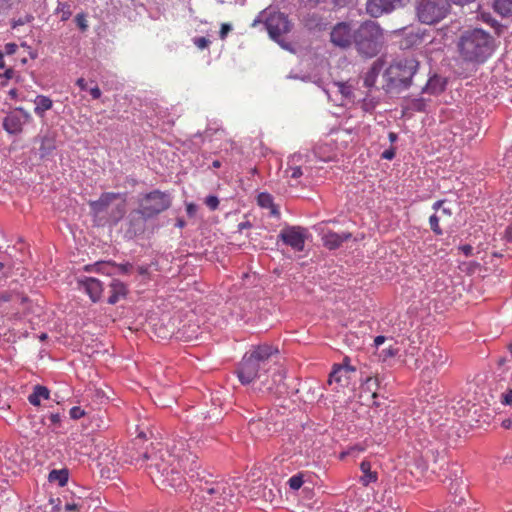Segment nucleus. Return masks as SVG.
I'll use <instances>...</instances> for the list:
<instances>
[{"instance_id":"5","label":"nucleus","mask_w":512,"mask_h":512,"mask_svg":"<svg viewBox=\"0 0 512 512\" xmlns=\"http://www.w3.org/2000/svg\"><path fill=\"white\" fill-rule=\"evenodd\" d=\"M419 65V61L412 56L394 59L383 72V90L388 94H399L409 89Z\"/></svg>"},{"instance_id":"20","label":"nucleus","mask_w":512,"mask_h":512,"mask_svg":"<svg viewBox=\"0 0 512 512\" xmlns=\"http://www.w3.org/2000/svg\"><path fill=\"white\" fill-rule=\"evenodd\" d=\"M409 0H367L366 11L372 17H380L384 14L402 8Z\"/></svg>"},{"instance_id":"10","label":"nucleus","mask_w":512,"mask_h":512,"mask_svg":"<svg viewBox=\"0 0 512 512\" xmlns=\"http://www.w3.org/2000/svg\"><path fill=\"white\" fill-rule=\"evenodd\" d=\"M415 17L425 25H436L444 20L451 11L448 0H415Z\"/></svg>"},{"instance_id":"43","label":"nucleus","mask_w":512,"mask_h":512,"mask_svg":"<svg viewBox=\"0 0 512 512\" xmlns=\"http://www.w3.org/2000/svg\"><path fill=\"white\" fill-rule=\"evenodd\" d=\"M287 483L291 490H298L304 483L303 475L301 473L295 474L289 478Z\"/></svg>"},{"instance_id":"29","label":"nucleus","mask_w":512,"mask_h":512,"mask_svg":"<svg viewBox=\"0 0 512 512\" xmlns=\"http://www.w3.org/2000/svg\"><path fill=\"white\" fill-rule=\"evenodd\" d=\"M126 294V285L120 280L113 279L110 283V295L107 302L112 305L116 304L120 299L124 298Z\"/></svg>"},{"instance_id":"54","label":"nucleus","mask_w":512,"mask_h":512,"mask_svg":"<svg viewBox=\"0 0 512 512\" xmlns=\"http://www.w3.org/2000/svg\"><path fill=\"white\" fill-rule=\"evenodd\" d=\"M18 49V46L15 43H7L4 46V55H13Z\"/></svg>"},{"instance_id":"32","label":"nucleus","mask_w":512,"mask_h":512,"mask_svg":"<svg viewBox=\"0 0 512 512\" xmlns=\"http://www.w3.org/2000/svg\"><path fill=\"white\" fill-rule=\"evenodd\" d=\"M79 506V501L65 502L64 506H62V502L59 498L53 499L51 498L49 503L45 505V509H49L50 512H62L63 508L66 512L75 511Z\"/></svg>"},{"instance_id":"35","label":"nucleus","mask_w":512,"mask_h":512,"mask_svg":"<svg viewBox=\"0 0 512 512\" xmlns=\"http://www.w3.org/2000/svg\"><path fill=\"white\" fill-rule=\"evenodd\" d=\"M69 479V471L66 468L63 469H53L49 472L48 480L51 483H57L59 486L63 487L67 484Z\"/></svg>"},{"instance_id":"24","label":"nucleus","mask_w":512,"mask_h":512,"mask_svg":"<svg viewBox=\"0 0 512 512\" xmlns=\"http://www.w3.org/2000/svg\"><path fill=\"white\" fill-rule=\"evenodd\" d=\"M425 35V31L421 28H406L404 30V38L401 45L406 49L418 46L422 44Z\"/></svg>"},{"instance_id":"64","label":"nucleus","mask_w":512,"mask_h":512,"mask_svg":"<svg viewBox=\"0 0 512 512\" xmlns=\"http://www.w3.org/2000/svg\"><path fill=\"white\" fill-rule=\"evenodd\" d=\"M505 239L507 242L512 243V223L505 230Z\"/></svg>"},{"instance_id":"21","label":"nucleus","mask_w":512,"mask_h":512,"mask_svg":"<svg viewBox=\"0 0 512 512\" xmlns=\"http://www.w3.org/2000/svg\"><path fill=\"white\" fill-rule=\"evenodd\" d=\"M149 219L150 218L145 216V214L138 208L132 210L126 219L127 229L125 231V235L132 239L143 234L146 229V223Z\"/></svg>"},{"instance_id":"34","label":"nucleus","mask_w":512,"mask_h":512,"mask_svg":"<svg viewBox=\"0 0 512 512\" xmlns=\"http://www.w3.org/2000/svg\"><path fill=\"white\" fill-rule=\"evenodd\" d=\"M379 101L376 97L367 95L364 98L356 97V106H358L365 113H373Z\"/></svg>"},{"instance_id":"8","label":"nucleus","mask_w":512,"mask_h":512,"mask_svg":"<svg viewBox=\"0 0 512 512\" xmlns=\"http://www.w3.org/2000/svg\"><path fill=\"white\" fill-rule=\"evenodd\" d=\"M323 167L314 162L309 149H300L287 158V167L284 175L287 179L301 184L303 180L310 182L314 178L321 177Z\"/></svg>"},{"instance_id":"51","label":"nucleus","mask_w":512,"mask_h":512,"mask_svg":"<svg viewBox=\"0 0 512 512\" xmlns=\"http://www.w3.org/2000/svg\"><path fill=\"white\" fill-rule=\"evenodd\" d=\"M69 415L72 419L78 420L85 415V411L79 406H74L70 409Z\"/></svg>"},{"instance_id":"56","label":"nucleus","mask_w":512,"mask_h":512,"mask_svg":"<svg viewBox=\"0 0 512 512\" xmlns=\"http://www.w3.org/2000/svg\"><path fill=\"white\" fill-rule=\"evenodd\" d=\"M415 466L420 472H424L428 469L427 462L423 458H418L415 460Z\"/></svg>"},{"instance_id":"41","label":"nucleus","mask_w":512,"mask_h":512,"mask_svg":"<svg viewBox=\"0 0 512 512\" xmlns=\"http://www.w3.org/2000/svg\"><path fill=\"white\" fill-rule=\"evenodd\" d=\"M46 419L49 421L48 426L52 428L53 430L58 427L62 420V415L58 412L56 413H50L47 416H43L42 423L46 424Z\"/></svg>"},{"instance_id":"7","label":"nucleus","mask_w":512,"mask_h":512,"mask_svg":"<svg viewBox=\"0 0 512 512\" xmlns=\"http://www.w3.org/2000/svg\"><path fill=\"white\" fill-rule=\"evenodd\" d=\"M353 46L357 54L370 59L379 54L384 45V34L380 25L367 20L357 25Z\"/></svg>"},{"instance_id":"9","label":"nucleus","mask_w":512,"mask_h":512,"mask_svg":"<svg viewBox=\"0 0 512 512\" xmlns=\"http://www.w3.org/2000/svg\"><path fill=\"white\" fill-rule=\"evenodd\" d=\"M416 347L407 350L406 363L414 369H422L424 373H437L448 361L446 352L438 345H430L425 348L420 358H415Z\"/></svg>"},{"instance_id":"4","label":"nucleus","mask_w":512,"mask_h":512,"mask_svg":"<svg viewBox=\"0 0 512 512\" xmlns=\"http://www.w3.org/2000/svg\"><path fill=\"white\" fill-rule=\"evenodd\" d=\"M279 350L268 343L253 345L245 352L235 368V375L242 385H249L268 371L269 360Z\"/></svg>"},{"instance_id":"36","label":"nucleus","mask_w":512,"mask_h":512,"mask_svg":"<svg viewBox=\"0 0 512 512\" xmlns=\"http://www.w3.org/2000/svg\"><path fill=\"white\" fill-rule=\"evenodd\" d=\"M333 382L339 384L342 387L348 384V376L345 374L344 367H338L334 365L333 370L329 375V384H332Z\"/></svg>"},{"instance_id":"2","label":"nucleus","mask_w":512,"mask_h":512,"mask_svg":"<svg viewBox=\"0 0 512 512\" xmlns=\"http://www.w3.org/2000/svg\"><path fill=\"white\" fill-rule=\"evenodd\" d=\"M280 494L277 488L269 487L261 481H253L248 487L243 477H233L219 482H208L198 487L192 502V512H233L240 498L263 499L274 502Z\"/></svg>"},{"instance_id":"16","label":"nucleus","mask_w":512,"mask_h":512,"mask_svg":"<svg viewBox=\"0 0 512 512\" xmlns=\"http://www.w3.org/2000/svg\"><path fill=\"white\" fill-rule=\"evenodd\" d=\"M463 470L457 463H451L447 466L444 471L443 482L451 494L460 496L459 503L464 500L463 494L466 492L467 486L463 479Z\"/></svg>"},{"instance_id":"25","label":"nucleus","mask_w":512,"mask_h":512,"mask_svg":"<svg viewBox=\"0 0 512 512\" xmlns=\"http://www.w3.org/2000/svg\"><path fill=\"white\" fill-rule=\"evenodd\" d=\"M285 372L283 370H276L272 373L271 381L272 383H266L265 381H262V387L260 388V391L271 393V394H277L281 393L280 387L284 385L285 380Z\"/></svg>"},{"instance_id":"37","label":"nucleus","mask_w":512,"mask_h":512,"mask_svg":"<svg viewBox=\"0 0 512 512\" xmlns=\"http://www.w3.org/2000/svg\"><path fill=\"white\" fill-rule=\"evenodd\" d=\"M221 130V124L217 121L209 122L204 132H198L195 137L201 138L204 142L206 140L211 141L212 137Z\"/></svg>"},{"instance_id":"33","label":"nucleus","mask_w":512,"mask_h":512,"mask_svg":"<svg viewBox=\"0 0 512 512\" xmlns=\"http://www.w3.org/2000/svg\"><path fill=\"white\" fill-rule=\"evenodd\" d=\"M360 470L363 473L360 478L362 485L368 486L369 484L377 481V472L371 471V463L369 461H362L360 464Z\"/></svg>"},{"instance_id":"62","label":"nucleus","mask_w":512,"mask_h":512,"mask_svg":"<svg viewBox=\"0 0 512 512\" xmlns=\"http://www.w3.org/2000/svg\"><path fill=\"white\" fill-rule=\"evenodd\" d=\"M76 85L81 91H88L87 81L84 78H78L76 80Z\"/></svg>"},{"instance_id":"38","label":"nucleus","mask_w":512,"mask_h":512,"mask_svg":"<svg viewBox=\"0 0 512 512\" xmlns=\"http://www.w3.org/2000/svg\"><path fill=\"white\" fill-rule=\"evenodd\" d=\"M494 9L504 17L512 16V0H496Z\"/></svg>"},{"instance_id":"44","label":"nucleus","mask_w":512,"mask_h":512,"mask_svg":"<svg viewBox=\"0 0 512 512\" xmlns=\"http://www.w3.org/2000/svg\"><path fill=\"white\" fill-rule=\"evenodd\" d=\"M439 221H440V217L437 216L436 214H432L429 217L430 228L434 232V234L438 235V236L443 234V230L441 229V227L439 225Z\"/></svg>"},{"instance_id":"53","label":"nucleus","mask_w":512,"mask_h":512,"mask_svg":"<svg viewBox=\"0 0 512 512\" xmlns=\"http://www.w3.org/2000/svg\"><path fill=\"white\" fill-rule=\"evenodd\" d=\"M464 256L470 257L473 255V247L470 244H463L458 247Z\"/></svg>"},{"instance_id":"50","label":"nucleus","mask_w":512,"mask_h":512,"mask_svg":"<svg viewBox=\"0 0 512 512\" xmlns=\"http://www.w3.org/2000/svg\"><path fill=\"white\" fill-rule=\"evenodd\" d=\"M75 22L77 26L82 30L86 31L88 28V22L86 20V17L83 13L77 14L75 17Z\"/></svg>"},{"instance_id":"46","label":"nucleus","mask_w":512,"mask_h":512,"mask_svg":"<svg viewBox=\"0 0 512 512\" xmlns=\"http://www.w3.org/2000/svg\"><path fill=\"white\" fill-rule=\"evenodd\" d=\"M322 20L321 18L317 17L316 14H311L308 16L307 18V21H306V25L309 27V28H321L322 26Z\"/></svg>"},{"instance_id":"3","label":"nucleus","mask_w":512,"mask_h":512,"mask_svg":"<svg viewBox=\"0 0 512 512\" xmlns=\"http://www.w3.org/2000/svg\"><path fill=\"white\" fill-rule=\"evenodd\" d=\"M456 47L463 63L480 66L493 56L497 49V41L490 32L482 28H472L464 30L459 35Z\"/></svg>"},{"instance_id":"15","label":"nucleus","mask_w":512,"mask_h":512,"mask_svg":"<svg viewBox=\"0 0 512 512\" xmlns=\"http://www.w3.org/2000/svg\"><path fill=\"white\" fill-rule=\"evenodd\" d=\"M329 99L340 106L355 105L356 94L354 86L349 82H333L326 90Z\"/></svg>"},{"instance_id":"45","label":"nucleus","mask_w":512,"mask_h":512,"mask_svg":"<svg viewBox=\"0 0 512 512\" xmlns=\"http://www.w3.org/2000/svg\"><path fill=\"white\" fill-rule=\"evenodd\" d=\"M366 450V446L361 443H357L354 445H351L347 448V453L349 454V457L356 458L360 455V453L364 452Z\"/></svg>"},{"instance_id":"59","label":"nucleus","mask_w":512,"mask_h":512,"mask_svg":"<svg viewBox=\"0 0 512 512\" xmlns=\"http://www.w3.org/2000/svg\"><path fill=\"white\" fill-rule=\"evenodd\" d=\"M381 157L386 160H392L395 157V150L394 148L386 149L382 152Z\"/></svg>"},{"instance_id":"57","label":"nucleus","mask_w":512,"mask_h":512,"mask_svg":"<svg viewBox=\"0 0 512 512\" xmlns=\"http://www.w3.org/2000/svg\"><path fill=\"white\" fill-rule=\"evenodd\" d=\"M198 206L194 203H188L186 205V212L189 217H194L197 213Z\"/></svg>"},{"instance_id":"42","label":"nucleus","mask_w":512,"mask_h":512,"mask_svg":"<svg viewBox=\"0 0 512 512\" xmlns=\"http://www.w3.org/2000/svg\"><path fill=\"white\" fill-rule=\"evenodd\" d=\"M427 107V102L424 98H415L410 101L409 108L416 112H424Z\"/></svg>"},{"instance_id":"18","label":"nucleus","mask_w":512,"mask_h":512,"mask_svg":"<svg viewBox=\"0 0 512 512\" xmlns=\"http://www.w3.org/2000/svg\"><path fill=\"white\" fill-rule=\"evenodd\" d=\"M341 152L342 151L339 148L337 142L333 139H330L328 141L316 144L313 149L310 150V155L312 158H314V162L317 163V165H321L324 163L337 161Z\"/></svg>"},{"instance_id":"40","label":"nucleus","mask_w":512,"mask_h":512,"mask_svg":"<svg viewBox=\"0 0 512 512\" xmlns=\"http://www.w3.org/2000/svg\"><path fill=\"white\" fill-rule=\"evenodd\" d=\"M55 150L53 141L48 138H43L39 147L40 158H46Z\"/></svg>"},{"instance_id":"52","label":"nucleus","mask_w":512,"mask_h":512,"mask_svg":"<svg viewBox=\"0 0 512 512\" xmlns=\"http://www.w3.org/2000/svg\"><path fill=\"white\" fill-rule=\"evenodd\" d=\"M273 41H275L276 43L279 44V46L281 48H283L284 50H287V51H290L292 52L293 51V46L291 43L285 41L284 38H282V36H277L276 39H272Z\"/></svg>"},{"instance_id":"48","label":"nucleus","mask_w":512,"mask_h":512,"mask_svg":"<svg viewBox=\"0 0 512 512\" xmlns=\"http://www.w3.org/2000/svg\"><path fill=\"white\" fill-rule=\"evenodd\" d=\"M500 402L504 406H512V388L507 389L500 395Z\"/></svg>"},{"instance_id":"22","label":"nucleus","mask_w":512,"mask_h":512,"mask_svg":"<svg viewBox=\"0 0 512 512\" xmlns=\"http://www.w3.org/2000/svg\"><path fill=\"white\" fill-rule=\"evenodd\" d=\"M78 289L89 296L92 302L100 300L103 292V285L100 280L94 277H79L77 279Z\"/></svg>"},{"instance_id":"26","label":"nucleus","mask_w":512,"mask_h":512,"mask_svg":"<svg viewBox=\"0 0 512 512\" xmlns=\"http://www.w3.org/2000/svg\"><path fill=\"white\" fill-rule=\"evenodd\" d=\"M446 84V80L443 77L434 74L428 79L421 92L423 94L438 95L445 90Z\"/></svg>"},{"instance_id":"30","label":"nucleus","mask_w":512,"mask_h":512,"mask_svg":"<svg viewBox=\"0 0 512 512\" xmlns=\"http://www.w3.org/2000/svg\"><path fill=\"white\" fill-rule=\"evenodd\" d=\"M33 103L35 105L34 107V113L40 117L43 118L46 114V112L53 107V101L50 97L46 95L39 94L33 99Z\"/></svg>"},{"instance_id":"23","label":"nucleus","mask_w":512,"mask_h":512,"mask_svg":"<svg viewBox=\"0 0 512 512\" xmlns=\"http://www.w3.org/2000/svg\"><path fill=\"white\" fill-rule=\"evenodd\" d=\"M352 237L351 233L348 232H333L329 231L323 235L322 241L323 245L329 250L338 249L345 241L349 240Z\"/></svg>"},{"instance_id":"17","label":"nucleus","mask_w":512,"mask_h":512,"mask_svg":"<svg viewBox=\"0 0 512 512\" xmlns=\"http://www.w3.org/2000/svg\"><path fill=\"white\" fill-rule=\"evenodd\" d=\"M306 232L307 230L301 226H286L278 235L277 245L281 241L295 252H302L305 248Z\"/></svg>"},{"instance_id":"55","label":"nucleus","mask_w":512,"mask_h":512,"mask_svg":"<svg viewBox=\"0 0 512 512\" xmlns=\"http://www.w3.org/2000/svg\"><path fill=\"white\" fill-rule=\"evenodd\" d=\"M232 30V26L228 23H223L219 32V37L223 40L227 34Z\"/></svg>"},{"instance_id":"47","label":"nucleus","mask_w":512,"mask_h":512,"mask_svg":"<svg viewBox=\"0 0 512 512\" xmlns=\"http://www.w3.org/2000/svg\"><path fill=\"white\" fill-rule=\"evenodd\" d=\"M204 203L206 204V206L211 210V211H214L218 208L219 206V199L217 196L215 195H208L205 200H204Z\"/></svg>"},{"instance_id":"19","label":"nucleus","mask_w":512,"mask_h":512,"mask_svg":"<svg viewBox=\"0 0 512 512\" xmlns=\"http://www.w3.org/2000/svg\"><path fill=\"white\" fill-rule=\"evenodd\" d=\"M31 120L30 113L23 107L16 108L3 120V128L9 134L17 135L23 130V126Z\"/></svg>"},{"instance_id":"12","label":"nucleus","mask_w":512,"mask_h":512,"mask_svg":"<svg viewBox=\"0 0 512 512\" xmlns=\"http://www.w3.org/2000/svg\"><path fill=\"white\" fill-rule=\"evenodd\" d=\"M138 209L150 219L168 209L171 205L169 194L160 190H153L144 194L138 201Z\"/></svg>"},{"instance_id":"1","label":"nucleus","mask_w":512,"mask_h":512,"mask_svg":"<svg viewBox=\"0 0 512 512\" xmlns=\"http://www.w3.org/2000/svg\"><path fill=\"white\" fill-rule=\"evenodd\" d=\"M194 443L193 438L185 440L181 437L166 446L158 443L146 469L147 475L158 488L184 491L187 486L184 471L192 481L205 480V471L201 470L198 456L189 450Z\"/></svg>"},{"instance_id":"28","label":"nucleus","mask_w":512,"mask_h":512,"mask_svg":"<svg viewBox=\"0 0 512 512\" xmlns=\"http://www.w3.org/2000/svg\"><path fill=\"white\" fill-rule=\"evenodd\" d=\"M384 67V60L382 58H378L373 62L369 70L365 73L364 76V86L367 88H373L376 84L377 78L382 72Z\"/></svg>"},{"instance_id":"60","label":"nucleus","mask_w":512,"mask_h":512,"mask_svg":"<svg viewBox=\"0 0 512 512\" xmlns=\"http://www.w3.org/2000/svg\"><path fill=\"white\" fill-rule=\"evenodd\" d=\"M132 269V264L130 263H123L118 265V270L122 274H127Z\"/></svg>"},{"instance_id":"39","label":"nucleus","mask_w":512,"mask_h":512,"mask_svg":"<svg viewBox=\"0 0 512 512\" xmlns=\"http://www.w3.org/2000/svg\"><path fill=\"white\" fill-rule=\"evenodd\" d=\"M55 13L56 14L61 13V21H63V22L67 21L72 15L70 4L68 2H63L61 0H58L57 7L55 9Z\"/></svg>"},{"instance_id":"14","label":"nucleus","mask_w":512,"mask_h":512,"mask_svg":"<svg viewBox=\"0 0 512 512\" xmlns=\"http://www.w3.org/2000/svg\"><path fill=\"white\" fill-rule=\"evenodd\" d=\"M357 25L351 22H338L330 32L331 43L341 49H348L354 43Z\"/></svg>"},{"instance_id":"31","label":"nucleus","mask_w":512,"mask_h":512,"mask_svg":"<svg viewBox=\"0 0 512 512\" xmlns=\"http://www.w3.org/2000/svg\"><path fill=\"white\" fill-rule=\"evenodd\" d=\"M50 398V390L43 385H35L33 391L28 396V402L33 406H40L41 400Z\"/></svg>"},{"instance_id":"13","label":"nucleus","mask_w":512,"mask_h":512,"mask_svg":"<svg viewBox=\"0 0 512 512\" xmlns=\"http://www.w3.org/2000/svg\"><path fill=\"white\" fill-rule=\"evenodd\" d=\"M142 442L143 438L139 435L126 447L124 461L146 471L147 464L150 462V456L157 449L158 443H151L150 446L142 447L140 446Z\"/></svg>"},{"instance_id":"63","label":"nucleus","mask_w":512,"mask_h":512,"mask_svg":"<svg viewBox=\"0 0 512 512\" xmlns=\"http://www.w3.org/2000/svg\"><path fill=\"white\" fill-rule=\"evenodd\" d=\"M501 426L504 428V429H512V415L509 416L508 418L502 420L501 422Z\"/></svg>"},{"instance_id":"27","label":"nucleus","mask_w":512,"mask_h":512,"mask_svg":"<svg viewBox=\"0 0 512 512\" xmlns=\"http://www.w3.org/2000/svg\"><path fill=\"white\" fill-rule=\"evenodd\" d=\"M257 205L262 209L269 210V215L275 218H280V211L278 206L274 203V197L268 192H260L257 195Z\"/></svg>"},{"instance_id":"11","label":"nucleus","mask_w":512,"mask_h":512,"mask_svg":"<svg viewBox=\"0 0 512 512\" xmlns=\"http://www.w3.org/2000/svg\"><path fill=\"white\" fill-rule=\"evenodd\" d=\"M260 23H263L271 39H276L277 36L289 32L291 27L288 17L284 13L271 8L260 12L252 22V26L256 27Z\"/></svg>"},{"instance_id":"49","label":"nucleus","mask_w":512,"mask_h":512,"mask_svg":"<svg viewBox=\"0 0 512 512\" xmlns=\"http://www.w3.org/2000/svg\"><path fill=\"white\" fill-rule=\"evenodd\" d=\"M194 45L199 48L200 50H203L205 48H207L210 44V40L207 39L206 37H194L192 39Z\"/></svg>"},{"instance_id":"6","label":"nucleus","mask_w":512,"mask_h":512,"mask_svg":"<svg viewBox=\"0 0 512 512\" xmlns=\"http://www.w3.org/2000/svg\"><path fill=\"white\" fill-rule=\"evenodd\" d=\"M122 195L115 192H103L97 200L88 202L90 215L98 226L117 225L126 213L125 200Z\"/></svg>"},{"instance_id":"61","label":"nucleus","mask_w":512,"mask_h":512,"mask_svg":"<svg viewBox=\"0 0 512 512\" xmlns=\"http://www.w3.org/2000/svg\"><path fill=\"white\" fill-rule=\"evenodd\" d=\"M338 367H344L345 368V374H348L350 372H355V367L351 366L349 363H347V358L344 359L343 364H338Z\"/></svg>"},{"instance_id":"58","label":"nucleus","mask_w":512,"mask_h":512,"mask_svg":"<svg viewBox=\"0 0 512 512\" xmlns=\"http://www.w3.org/2000/svg\"><path fill=\"white\" fill-rule=\"evenodd\" d=\"M88 91H89L91 97L95 100L99 99L102 95V92L97 85H95L94 87H91L90 89H88Z\"/></svg>"}]
</instances>
